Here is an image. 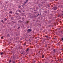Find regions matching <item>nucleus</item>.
<instances>
[{
	"label": "nucleus",
	"mask_w": 63,
	"mask_h": 63,
	"mask_svg": "<svg viewBox=\"0 0 63 63\" xmlns=\"http://www.w3.org/2000/svg\"><path fill=\"white\" fill-rule=\"evenodd\" d=\"M15 14H16V15H18V14L17 13H16Z\"/></svg>",
	"instance_id": "15"
},
{
	"label": "nucleus",
	"mask_w": 63,
	"mask_h": 63,
	"mask_svg": "<svg viewBox=\"0 0 63 63\" xmlns=\"http://www.w3.org/2000/svg\"><path fill=\"white\" fill-rule=\"evenodd\" d=\"M47 47V45H46L45 46V47Z\"/></svg>",
	"instance_id": "30"
},
{
	"label": "nucleus",
	"mask_w": 63,
	"mask_h": 63,
	"mask_svg": "<svg viewBox=\"0 0 63 63\" xmlns=\"http://www.w3.org/2000/svg\"><path fill=\"white\" fill-rule=\"evenodd\" d=\"M45 37H46V38H48V36H45Z\"/></svg>",
	"instance_id": "14"
},
{
	"label": "nucleus",
	"mask_w": 63,
	"mask_h": 63,
	"mask_svg": "<svg viewBox=\"0 0 63 63\" xmlns=\"http://www.w3.org/2000/svg\"><path fill=\"white\" fill-rule=\"evenodd\" d=\"M62 40V41H63V37L61 38Z\"/></svg>",
	"instance_id": "18"
},
{
	"label": "nucleus",
	"mask_w": 63,
	"mask_h": 63,
	"mask_svg": "<svg viewBox=\"0 0 63 63\" xmlns=\"http://www.w3.org/2000/svg\"><path fill=\"white\" fill-rule=\"evenodd\" d=\"M9 13H10L11 14H12V11H10Z\"/></svg>",
	"instance_id": "8"
},
{
	"label": "nucleus",
	"mask_w": 63,
	"mask_h": 63,
	"mask_svg": "<svg viewBox=\"0 0 63 63\" xmlns=\"http://www.w3.org/2000/svg\"><path fill=\"white\" fill-rule=\"evenodd\" d=\"M18 8H21V6H19L18 7Z\"/></svg>",
	"instance_id": "16"
},
{
	"label": "nucleus",
	"mask_w": 63,
	"mask_h": 63,
	"mask_svg": "<svg viewBox=\"0 0 63 63\" xmlns=\"http://www.w3.org/2000/svg\"><path fill=\"white\" fill-rule=\"evenodd\" d=\"M61 16H63V14H61Z\"/></svg>",
	"instance_id": "19"
},
{
	"label": "nucleus",
	"mask_w": 63,
	"mask_h": 63,
	"mask_svg": "<svg viewBox=\"0 0 63 63\" xmlns=\"http://www.w3.org/2000/svg\"><path fill=\"white\" fill-rule=\"evenodd\" d=\"M60 61H61V59H60Z\"/></svg>",
	"instance_id": "32"
},
{
	"label": "nucleus",
	"mask_w": 63,
	"mask_h": 63,
	"mask_svg": "<svg viewBox=\"0 0 63 63\" xmlns=\"http://www.w3.org/2000/svg\"><path fill=\"white\" fill-rule=\"evenodd\" d=\"M45 63H47V62H45Z\"/></svg>",
	"instance_id": "31"
},
{
	"label": "nucleus",
	"mask_w": 63,
	"mask_h": 63,
	"mask_svg": "<svg viewBox=\"0 0 63 63\" xmlns=\"http://www.w3.org/2000/svg\"><path fill=\"white\" fill-rule=\"evenodd\" d=\"M55 49H54L53 50V52H55Z\"/></svg>",
	"instance_id": "5"
},
{
	"label": "nucleus",
	"mask_w": 63,
	"mask_h": 63,
	"mask_svg": "<svg viewBox=\"0 0 63 63\" xmlns=\"http://www.w3.org/2000/svg\"><path fill=\"white\" fill-rule=\"evenodd\" d=\"M1 22H2V23H4V21L3 20H1Z\"/></svg>",
	"instance_id": "6"
},
{
	"label": "nucleus",
	"mask_w": 63,
	"mask_h": 63,
	"mask_svg": "<svg viewBox=\"0 0 63 63\" xmlns=\"http://www.w3.org/2000/svg\"><path fill=\"white\" fill-rule=\"evenodd\" d=\"M48 38H49V39H50V37H48Z\"/></svg>",
	"instance_id": "23"
},
{
	"label": "nucleus",
	"mask_w": 63,
	"mask_h": 63,
	"mask_svg": "<svg viewBox=\"0 0 63 63\" xmlns=\"http://www.w3.org/2000/svg\"><path fill=\"white\" fill-rule=\"evenodd\" d=\"M12 61H11V60H9V63H10V62H11Z\"/></svg>",
	"instance_id": "11"
},
{
	"label": "nucleus",
	"mask_w": 63,
	"mask_h": 63,
	"mask_svg": "<svg viewBox=\"0 0 63 63\" xmlns=\"http://www.w3.org/2000/svg\"><path fill=\"white\" fill-rule=\"evenodd\" d=\"M40 15H41V13H40Z\"/></svg>",
	"instance_id": "36"
},
{
	"label": "nucleus",
	"mask_w": 63,
	"mask_h": 63,
	"mask_svg": "<svg viewBox=\"0 0 63 63\" xmlns=\"http://www.w3.org/2000/svg\"><path fill=\"white\" fill-rule=\"evenodd\" d=\"M20 46L19 47H18V48H20Z\"/></svg>",
	"instance_id": "26"
},
{
	"label": "nucleus",
	"mask_w": 63,
	"mask_h": 63,
	"mask_svg": "<svg viewBox=\"0 0 63 63\" xmlns=\"http://www.w3.org/2000/svg\"><path fill=\"white\" fill-rule=\"evenodd\" d=\"M7 35V36H8V37L9 36V34H8Z\"/></svg>",
	"instance_id": "28"
},
{
	"label": "nucleus",
	"mask_w": 63,
	"mask_h": 63,
	"mask_svg": "<svg viewBox=\"0 0 63 63\" xmlns=\"http://www.w3.org/2000/svg\"><path fill=\"white\" fill-rule=\"evenodd\" d=\"M23 54V53H21V54Z\"/></svg>",
	"instance_id": "35"
},
{
	"label": "nucleus",
	"mask_w": 63,
	"mask_h": 63,
	"mask_svg": "<svg viewBox=\"0 0 63 63\" xmlns=\"http://www.w3.org/2000/svg\"><path fill=\"white\" fill-rule=\"evenodd\" d=\"M19 28H20V27H18L17 28V29H19Z\"/></svg>",
	"instance_id": "9"
},
{
	"label": "nucleus",
	"mask_w": 63,
	"mask_h": 63,
	"mask_svg": "<svg viewBox=\"0 0 63 63\" xmlns=\"http://www.w3.org/2000/svg\"><path fill=\"white\" fill-rule=\"evenodd\" d=\"M18 12H21V11H20V10H18Z\"/></svg>",
	"instance_id": "12"
},
{
	"label": "nucleus",
	"mask_w": 63,
	"mask_h": 63,
	"mask_svg": "<svg viewBox=\"0 0 63 63\" xmlns=\"http://www.w3.org/2000/svg\"><path fill=\"white\" fill-rule=\"evenodd\" d=\"M25 45H26L25 44L24 45V46H25Z\"/></svg>",
	"instance_id": "34"
},
{
	"label": "nucleus",
	"mask_w": 63,
	"mask_h": 63,
	"mask_svg": "<svg viewBox=\"0 0 63 63\" xmlns=\"http://www.w3.org/2000/svg\"><path fill=\"white\" fill-rule=\"evenodd\" d=\"M30 18H32V17H30Z\"/></svg>",
	"instance_id": "37"
},
{
	"label": "nucleus",
	"mask_w": 63,
	"mask_h": 63,
	"mask_svg": "<svg viewBox=\"0 0 63 63\" xmlns=\"http://www.w3.org/2000/svg\"><path fill=\"white\" fill-rule=\"evenodd\" d=\"M27 31L29 32H30L32 31V30H31V29H29Z\"/></svg>",
	"instance_id": "2"
},
{
	"label": "nucleus",
	"mask_w": 63,
	"mask_h": 63,
	"mask_svg": "<svg viewBox=\"0 0 63 63\" xmlns=\"http://www.w3.org/2000/svg\"><path fill=\"white\" fill-rule=\"evenodd\" d=\"M63 12V11H62V12Z\"/></svg>",
	"instance_id": "39"
},
{
	"label": "nucleus",
	"mask_w": 63,
	"mask_h": 63,
	"mask_svg": "<svg viewBox=\"0 0 63 63\" xmlns=\"http://www.w3.org/2000/svg\"><path fill=\"white\" fill-rule=\"evenodd\" d=\"M3 53H3V52H2L1 53H0V54L1 55H3Z\"/></svg>",
	"instance_id": "10"
},
{
	"label": "nucleus",
	"mask_w": 63,
	"mask_h": 63,
	"mask_svg": "<svg viewBox=\"0 0 63 63\" xmlns=\"http://www.w3.org/2000/svg\"><path fill=\"white\" fill-rule=\"evenodd\" d=\"M25 4H24L23 5V6H25Z\"/></svg>",
	"instance_id": "21"
},
{
	"label": "nucleus",
	"mask_w": 63,
	"mask_h": 63,
	"mask_svg": "<svg viewBox=\"0 0 63 63\" xmlns=\"http://www.w3.org/2000/svg\"><path fill=\"white\" fill-rule=\"evenodd\" d=\"M12 63H14L16 62V61H14L13 62L12 61Z\"/></svg>",
	"instance_id": "7"
},
{
	"label": "nucleus",
	"mask_w": 63,
	"mask_h": 63,
	"mask_svg": "<svg viewBox=\"0 0 63 63\" xmlns=\"http://www.w3.org/2000/svg\"><path fill=\"white\" fill-rule=\"evenodd\" d=\"M35 62H36L34 61V62H33V63H35Z\"/></svg>",
	"instance_id": "29"
},
{
	"label": "nucleus",
	"mask_w": 63,
	"mask_h": 63,
	"mask_svg": "<svg viewBox=\"0 0 63 63\" xmlns=\"http://www.w3.org/2000/svg\"><path fill=\"white\" fill-rule=\"evenodd\" d=\"M47 6L48 7H50V6H49V5H47Z\"/></svg>",
	"instance_id": "13"
},
{
	"label": "nucleus",
	"mask_w": 63,
	"mask_h": 63,
	"mask_svg": "<svg viewBox=\"0 0 63 63\" xmlns=\"http://www.w3.org/2000/svg\"><path fill=\"white\" fill-rule=\"evenodd\" d=\"M29 49H29V48H27V50H26V52H27V51H28V50H29Z\"/></svg>",
	"instance_id": "4"
},
{
	"label": "nucleus",
	"mask_w": 63,
	"mask_h": 63,
	"mask_svg": "<svg viewBox=\"0 0 63 63\" xmlns=\"http://www.w3.org/2000/svg\"><path fill=\"white\" fill-rule=\"evenodd\" d=\"M26 3H27V2H24V4H26Z\"/></svg>",
	"instance_id": "24"
},
{
	"label": "nucleus",
	"mask_w": 63,
	"mask_h": 63,
	"mask_svg": "<svg viewBox=\"0 0 63 63\" xmlns=\"http://www.w3.org/2000/svg\"><path fill=\"white\" fill-rule=\"evenodd\" d=\"M28 0H26V2H28Z\"/></svg>",
	"instance_id": "17"
},
{
	"label": "nucleus",
	"mask_w": 63,
	"mask_h": 63,
	"mask_svg": "<svg viewBox=\"0 0 63 63\" xmlns=\"http://www.w3.org/2000/svg\"><path fill=\"white\" fill-rule=\"evenodd\" d=\"M1 38L2 39H3V37H1Z\"/></svg>",
	"instance_id": "27"
},
{
	"label": "nucleus",
	"mask_w": 63,
	"mask_h": 63,
	"mask_svg": "<svg viewBox=\"0 0 63 63\" xmlns=\"http://www.w3.org/2000/svg\"><path fill=\"white\" fill-rule=\"evenodd\" d=\"M38 15H39V14H38V15H37V16H35H35H38Z\"/></svg>",
	"instance_id": "22"
},
{
	"label": "nucleus",
	"mask_w": 63,
	"mask_h": 63,
	"mask_svg": "<svg viewBox=\"0 0 63 63\" xmlns=\"http://www.w3.org/2000/svg\"><path fill=\"white\" fill-rule=\"evenodd\" d=\"M21 22H22V21H21Z\"/></svg>",
	"instance_id": "38"
},
{
	"label": "nucleus",
	"mask_w": 63,
	"mask_h": 63,
	"mask_svg": "<svg viewBox=\"0 0 63 63\" xmlns=\"http://www.w3.org/2000/svg\"><path fill=\"white\" fill-rule=\"evenodd\" d=\"M42 57L43 58H44V55H42Z\"/></svg>",
	"instance_id": "20"
},
{
	"label": "nucleus",
	"mask_w": 63,
	"mask_h": 63,
	"mask_svg": "<svg viewBox=\"0 0 63 63\" xmlns=\"http://www.w3.org/2000/svg\"><path fill=\"white\" fill-rule=\"evenodd\" d=\"M50 26H52V25H49V27H50Z\"/></svg>",
	"instance_id": "33"
},
{
	"label": "nucleus",
	"mask_w": 63,
	"mask_h": 63,
	"mask_svg": "<svg viewBox=\"0 0 63 63\" xmlns=\"http://www.w3.org/2000/svg\"><path fill=\"white\" fill-rule=\"evenodd\" d=\"M57 7L56 6H54L52 8V9L54 10H56L57 9Z\"/></svg>",
	"instance_id": "1"
},
{
	"label": "nucleus",
	"mask_w": 63,
	"mask_h": 63,
	"mask_svg": "<svg viewBox=\"0 0 63 63\" xmlns=\"http://www.w3.org/2000/svg\"><path fill=\"white\" fill-rule=\"evenodd\" d=\"M4 21H6V20H7V18H4Z\"/></svg>",
	"instance_id": "3"
},
{
	"label": "nucleus",
	"mask_w": 63,
	"mask_h": 63,
	"mask_svg": "<svg viewBox=\"0 0 63 63\" xmlns=\"http://www.w3.org/2000/svg\"><path fill=\"white\" fill-rule=\"evenodd\" d=\"M22 19H24V17H23V18H22Z\"/></svg>",
	"instance_id": "25"
}]
</instances>
